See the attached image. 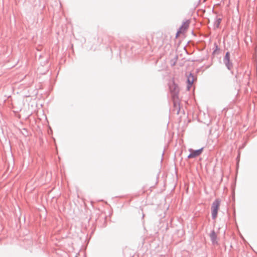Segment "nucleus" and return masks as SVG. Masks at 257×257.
Instances as JSON below:
<instances>
[{
	"label": "nucleus",
	"instance_id": "nucleus-7",
	"mask_svg": "<svg viewBox=\"0 0 257 257\" xmlns=\"http://www.w3.org/2000/svg\"><path fill=\"white\" fill-rule=\"evenodd\" d=\"M210 237L212 240L214 241L216 238V234L214 231H212L210 234Z\"/></svg>",
	"mask_w": 257,
	"mask_h": 257
},
{
	"label": "nucleus",
	"instance_id": "nucleus-1",
	"mask_svg": "<svg viewBox=\"0 0 257 257\" xmlns=\"http://www.w3.org/2000/svg\"><path fill=\"white\" fill-rule=\"evenodd\" d=\"M220 206V202L218 200L214 201L212 205L211 212L212 218L215 219L217 215L218 210Z\"/></svg>",
	"mask_w": 257,
	"mask_h": 257
},
{
	"label": "nucleus",
	"instance_id": "nucleus-4",
	"mask_svg": "<svg viewBox=\"0 0 257 257\" xmlns=\"http://www.w3.org/2000/svg\"><path fill=\"white\" fill-rule=\"evenodd\" d=\"M172 99L174 102V110L178 114L180 112L181 109L179 97L175 96L174 97H172Z\"/></svg>",
	"mask_w": 257,
	"mask_h": 257
},
{
	"label": "nucleus",
	"instance_id": "nucleus-8",
	"mask_svg": "<svg viewBox=\"0 0 257 257\" xmlns=\"http://www.w3.org/2000/svg\"><path fill=\"white\" fill-rule=\"evenodd\" d=\"M229 56H230V55H229V52H227V53H226V55H225V58H224V59H225V60L226 61H227V62H229Z\"/></svg>",
	"mask_w": 257,
	"mask_h": 257
},
{
	"label": "nucleus",
	"instance_id": "nucleus-5",
	"mask_svg": "<svg viewBox=\"0 0 257 257\" xmlns=\"http://www.w3.org/2000/svg\"><path fill=\"white\" fill-rule=\"evenodd\" d=\"M202 150L203 149L197 150H193L191 149H189V151L190 152V154L188 155V158H193L199 156L201 154Z\"/></svg>",
	"mask_w": 257,
	"mask_h": 257
},
{
	"label": "nucleus",
	"instance_id": "nucleus-6",
	"mask_svg": "<svg viewBox=\"0 0 257 257\" xmlns=\"http://www.w3.org/2000/svg\"><path fill=\"white\" fill-rule=\"evenodd\" d=\"M194 80V76L192 74H190L187 77V82L188 83V89H189L190 87L191 86Z\"/></svg>",
	"mask_w": 257,
	"mask_h": 257
},
{
	"label": "nucleus",
	"instance_id": "nucleus-2",
	"mask_svg": "<svg viewBox=\"0 0 257 257\" xmlns=\"http://www.w3.org/2000/svg\"><path fill=\"white\" fill-rule=\"evenodd\" d=\"M189 25V22L187 21L184 22L176 34V37L178 38L181 34H184L187 31Z\"/></svg>",
	"mask_w": 257,
	"mask_h": 257
},
{
	"label": "nucleus",
	"instance_id": "nucleus-3",
	"mask_svg": "<svg viewBox=\"0 0 257 257\" xmlns=\"http://www.w3.org/2000/svg\"><path fill=\"white\" fill-rule=\"evenodd\" d=\"M170 90L172 94V97H174L175 96L179 97L178 94L179 89L177 85L174 82H172V83L170 85Z\"/></svg>",
	"mask_w": 257,
	"mask_h": 257
},
{
	"label": "nucleus",
	"instance_id": "nucleus-9",
	"mask_svg": "<svg viewBox=\"0 0 257 257\" xmlns=\"http://www.w3.org/2000/svg\"><path fill=\"white\" fill-rule=\"evenodd\" d=\"M220 21H221V19H218L217 20V27H218V26H219V24L220 23Z\"/></svg>",
	"mask_w": 257,
	"mask_h": 257
}]
</instances>
